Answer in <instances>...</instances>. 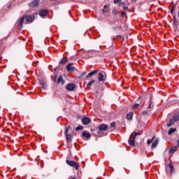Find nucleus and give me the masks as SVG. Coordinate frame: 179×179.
Wrapping results in <instances>:
<instances>
[{
  "label": "nucleus",
  "mask_w": 179,
  "mask_h": 179,
  "mask_svg": "<svg viewBox=\"0 0 179 179\" xmlns=\"http://www.w3.org/2000/svg\"><path fill=\"white\" fill-rule=\"evenodd\" d=\"M138 135H141V133L134 131L131 134L130 138L128 141V143L130 145V146H135V139H136V136H138Z\"/></svg>",
  "instance_id": "f257e3e1"
},
{
  "label": "nucleus",
  "mask_w": 179,
  "mask_h": 179,
  "mask_svg": "<svg viewBox=\"0 0 179 179\" xmlns=\"http://www.w3.org/2000/svg\"><path fill=\"white\" fill-rule=\"evenodd\" d=\"M66 163L69 165L71 166V167H75L76 170H78L79 169V164L75 162V161H69L66 160Z\"/></svg>",
  "instance_id": "f03ea898"
},
{
  "label": "nucleus",
  "mask_w": 179,
  "mask_h": 179,
  "mask_svg": "<svg viewBox=\"0 0 179 179\" xmlns=\"http://www.w3.org/2000/svg\"><path fill=\"white\" fill-rule=\"evenodd\" d=\"M106 73H99L98 74V80L99 82H106Z\"/></svg>",
  "instance_id": "7ed1b4c3"
},
{
  "label": "nucleus",
  "mask_w": 179,
  "mask_h": 179,
  "mask_svg": "<svg viewBox=\"0 0 179 179\" xmlns=\"http://www.w3.org/2000/svg\"><path fill=\"white\" fill-rule=\"evenodd\" d=\"M66 69L68 72H75V67H73V63H69L66 66Z\"/></svg>",
  "instance_id": "20e7f679"
},
{
  "label": "nucleus",
  "mask_w": 179,
  "mask_h": 179,
  "mask_svg": "<svg viewBox=\"0 0 179 179\" xmlns=\"http://www.w3.org/2000/svg\"><path fill=\"white\" fill-rule=\"evenodd\" d=\"M76 87V85L71 83V84L67 85L66 87V90H69V92H73Z\"/></svg>",
  "instance_id": "39448f33"
},
{
  "label": "nucleus",
  "mask_w": 179,
  "mask_h": 179,
  "mask_svg": "<svg viewBox=\"0 0 179 179\" xmlns=\"http://www.w3.org/2000/svg\"><path fill=\"white\" fill-rule=\"evenodd\" d=\"M99 131H97V134H100L101 131H107L108 129V126L107 124H101L99 126Z\"/></svg>",
  "instance_id": "423d86ee"
},
{
  "label": "nucleus",
  "mask_w": 179,
  "mask_h": 179,
  "mask_svg": "<svg viewBox=\"0 0 179 179\" xmlns=\"http://www.w3.org/2000/svg\"><path fill=\"white\" fill-rule=\"evenodd\" d=\"M25 16H23L20 21L18 22V29L19 30H22V29L23 28V23H24V19H25Z\"/></svg>",
  "instance_id": "0eeeda50"
},
{
  "label": "nucleus",
  "mask_w": 179,
  "mask_h": 179,
  "mask_svg": "<svg viewBox=\"0 0 179 179\" xmlns=\"http://www.w3.org/2000/svg\"><path fill=\"white\" fill-rule=\"evenodd\" d=\"M40 3V0H34L31 3H29L30 8H36V6H38Z\"/></svg>",
  "instance_id": "6e6552de"
},
{
  "label": "nucleus",
  "mask_w": 179,
  "mask_h": 179,
  "mask_svg": "<svg viewBox=\"0 0 179 179\" xmlns=\"http://www.w3.org/2000/svg\"><path fill=\"white\" fill-rule=\"evenodd\" d=\"M82 123L83 125H89V124H90V119L87 117H85L82 119Z\"/></svg>",
  "instance_id": "1a4fd4ad"
},
{
  "label": "nucleus",
  "mask_w": 179,
  "mask_h": 179,
  "mask_svg": "<svg viewBox=\"0 0 179 179\" xmlns=\"http://www.w3.org/2000/svg\"><path fill=\"white\" fill-rule=\"evenodd\" d=\"M39 15L41 17H44L48 15V10L47 9L42 10L39 12Z\"/></svg>",
  "instance_id": "9d476101"
},
{
  "label": "nucleus",
  "mask_w": 179,
  "mask_h": 179,
  "mask_svg": "<svg viewBox=\"0 0 179 179\" xmlns=\"http://www.w3.org/2000/svg\"><path fill=\"white\" fill-rule=\"evenodd\" d=\"M159 138H156L155 141L152 143L151 149H156L157 148V145H159Z\"/></svg>",
  "instance_id": "9b49d317"
},
{
  "label": "nucleus",
  "mask_w": 179,
  "mask_h": 179,
  "mask_svg": "<svg viewBox=\"0 0 179 179\" xmlns=\"http://www.w3.org/2000/svg\"><path fill=\"white\" fill-rule=\"evenodd\" d=\"M39 85L44 89V90L47 89V85H45V81H44V80H39Z\"/></svg>",
  "instance_id": "f8f14e48"
},
{
  "label": "nucleus",
  "mask_w": 179,
  "mask_h": 179,
  "mask_svg": "<svg viewBox=\"0 0 179 179\" xmlns=\"http://www.w3.org/2000/svg\"><path fill=\"white\" fill-rule=\"evenodd\" d=\"M64 83H65V81L62 78V76H59V78H57V84L64 85Z\"/></svg>",
  "instance_id": "ddd939ff"
},
{
  "label": "nucleus",
  "mask_w": 179,
  "mask_h": 179,
  "mask_svg": "<svg viewBox=\"0 0 179 179\" xmlns=\"http://www.w3.org/2000/svg\"><path fill=\"white\" fill-rule=\"evenodd\" d=\"M73 138V137L71 134H66V139L68 143L72 142Z\"/></svg>",
  "instance_id": "4468645a"
},
{
  "label": "nucleus",
  "mask_w": 179,
  "mask_h": 179,
  "mask_svg": "<svg viewBox=\"0 0 179 179\" xmlns=\"http://www.w3.org/2000/svg\"><path fill=\"white\" fill-rule=\"evenodd\" d=\"M97 72H99V70H95V71H93L90 73H89L86 78H92V76H93V75H96V73H97Z\"/></svg>",
  "instance_id": "2eb2a0df"
},
{
  "label": "nucleus",
  "mask_w": 179,
  "mask_h": 179,
  "mask_svg": "<svg viewBox=\"0 0 179 179\" xmlns=\"http://www.w3.org/2000/svg\"><path fill=\"white\" fill-rule=\"evenodd\" d=\"M24 17H25L27 23H30L31 22H33V17H31L30 15H27V16H24Z\"/></svg>",
  "instance_id": "dca6fc26"
},
{
  "label": "nucleus",
  "mask_w": 179,
  "mask_h": 179,
  "mask_svg": "<svg viewBox=\"0 0 179 179\" xmlns=\"http://www.w3.org/2000/svg\"><path fill=\"white\" fill-rule=\"evenodd\" d=\"M133 117H134V113H132V112L129 113L126 115V118H127V120H128V121L132 120Z\"/></svg>",
  "instance_id": "f3484780"
},
{
  "label": "nucleus",
  "mask_w": 179,
  "mask_h": 179,
  "mask_svg": "<svg viewBox=\"0 0 179 179\" xmlns=\"http://www.w3.org/2000/svg\"><path fill=\"white\" fill-rule=\"evenodd\" d=\"M94 82H96V80H91L87 84V89H90V87H92V85H93V83H94Z\"/></svg>",
  "instance_id": "a211bd4d"
},
{
  "label": "nucleus",
  "mask_w": 179,
  "mask_h": 179,
  "mask_svg": "<svg viewBox=\"0 0 179 179\" xmlns=\"http://www.w3.org/2000/svg\"><path fill=\"white\" fill-rule=\"evenodd\" d=\"M177 146H173L171 148V150H169V153H171V155H174L175 152H177Z\"/></svg>",
  "instance_id": "6ab92c4d"
},
{
  "label": "nucleus",
  "mask_w": 179,
  "mask_h": 179,
  "mask_svg": "<svg viewBox=\"0 0 179 179\" xmlns=\"http://www.w3.org/2000/svg\"><path fill=\"white\" fill-rule=\"evenodd\" d=\"M83 138H86L87 139V138H90V136H92V135L90 134V133H87L86 131H84L83 133Z\"/></svg>",
  "instance_id": "aec40b11"
},
{
  "label": "nucleus",
  "mask_w": 179,
  "mask_h": 179,
  "mask_svg": "<svg viewBox=\"0 0 179 179\" xmlns=\"http://www.w3.org/2000/svg\"><path fill=\"white\" fill-rule=\"evenodd\" d=\"M66 62H68V59L66 57H63L61 61L59 62L60 64H66Z\"/></svg>",
  "instance_id": "412c9836"
},
{
  "label": "nucleus",
  "mask_w": 179,
  "mask_h": 179,
  "mask_svg": "<svg viewBox=\"0 0 179 179\" xmlns=\"http://www.w3.org/2000/svg\"><path fill=\"white\" fill-rule=\"evenodd\" d=\"M174 122H176L174 121L173 119H170L169 123L167 124L168 128H170V127H171L172 125H174Z\"/></svg>",
  "instance_id": "4be33fe9"
},
{
  "label": "nucleus",
  "mask_w": 179,
  "mask_h": 179,
  "mask_svg": "<svg viewBox=\"0 0 179 179\" xmlns=\"http://www.w3.org/2000/svg\"><path fill=\"white\" fill-rule=\"evenodd\" d=\"M169 167L170 169L171 174H172V173H174V166H173V164L169 163Z\"/></svg>",
  "instance_id": "5701e85b"
},
{
  "label": "nucleus",
  "mask_w": 179,
  "mask_h": 179,
  "mask_svg": "<svg viewBox=\"0 0 179 179\" xmlns=\"http://www.w3.org/2000/svg\"><path fill=\"white\" fill-rule=\"evenodd\" d=\"M177 131V129L176 128H171L168 132V135H171V134H174Z\"/></svg>",
  "instance_id": "b1692460"
},
{
  "label": "nucleus",
  "mask_w": 179,
  "mask_h": 179,
  "mask_svg": "<svg viewBox=\"0 0 179 179\" xmlns=\"http://www.w3.org/2000/svg\"><path fill=\"white\" fill-rule=\"evenodd\" d=\"M139 107H141V104H139V103H136L132 106L133 110H138V108H139Z\"/></svg>",
  "instance_id": "393cba45"
},
{
  "label": "nucleus",
  "mask_w": 179,
  "mask_h": 179,
  "mask_svg": "<svg viewBox=\"0 0 179 179\" xmlns=\"http://www.w3.org/2000/svg\"><path fill=\"white\" fill-rule=\"evenodd\" d=\"M173 120L175 122H177V121H179V115H175L173 117Z\"/></svg>",
  "instance_id": "a878e982"
},
{
  "label": "nucleus",
  "mask_w": 179,
  "mask_h": 179,
  "mask_svg": "<svg viewBox=\"0 0 179 179\" xmlns=\"http://www.w3.org/2000/svg\"><path fill=\"white\" fill-rule=\"evenodd\" d=\"M154 140H155V136H153V137L152 138V139H148V140L147 141V145H150V144L152 143V142H153Z\"/></svg>",
  "instance_id": "bb28decb"
},
{
  "label": "nucleus",
  "mask_w": 179,
  "mask_h": 179,
  "mask_svg": "<svg viewBox=\"0 0 179 179\" xmlns=\"http://www.w3.org/2000/svg\"><path fill=\"white\" fill-rule=\"evenodd\" d=\"M69 129H71V127L68 126L65 128V135L68 134V132H69Z\"/></svg>",
  "instance_id": "cd10ccee"
},
{
  "label": "nucleus",
  "mask_w": 179,
  "mask_h": 179,
  "mask_svg": "<svg viewBox=\"0 0 179 179\" xmlns=\"http://www.w3.org/2000/svg\"><path fill=\"white\" fill-rule=\"evenodd\" d=\"M83 129V126H78L76 127V131H82Z\"/></svg>",
  "instance_id": "c85d7f7f"
},
{
  "label": "nucleus",
  "mask_w": 179,
  "mask_h": 179,
  "mask_svg": "<svg viewBox=\"0 0 179 179\" xmlns=\"http://www.w3.org/2000/svg\"><path fill=\"white\" fill-rule=\"evenodd\" d=\"M107 9H108V7H107V6H104V8H103V12H104V13L108 12V10Z\"/></svg>",
  "instance_id": "c756f323"
},
{
  "label": "nucleus",
  "mask_w": 179,
  "mask_h": 179,
  "mask_svg": "<svg viewBox=\"0 0 179 179\" xmlns=\"http://www.w3.org/2000/svg\"><path fill=\"white\" fill-rule=\"evenodd\" d=\"M174 10H176V6H173V7L171 10V13L173 14L174 13Z\"/></svg>",
  "instance_id": "7c9ffc66"
},
{
  "label": "nucleus",
  "mask_w": 179,
  "mask_h": 179,
  "mask_svg": "<svg viewBox=\"0 0 179 179\" xmlns=\"http://www.w3.org/2000/svg\"><path fill=\"white\" fill-rule=\"evenodd\" d=\"M151 106H152V96L150 97V104H149L148 108H150Z\"/></svg>",
  "instance_id": "2f4dec72"
},
{
  "label": "nucleus",
  "mask_w": 179,
  "mask_h": 179,
  "mask_svg": "<svg viewBox=\"0 0 179 179\" xmlns=\"http://www.w3.org/2000/svg\"><path fill=\"white\" fill-rule=\"evenodd\" d=\"M121 2V0H114V3L117 4L118 3L120 5V3Z\"/></svg>",
  "instance_id": "473e14b6"
},
{
  "label": "nucleus",
  "mask_w": 179,
  "mask_h": 179,
  "mask_svg": "<svg viewBox=\"0 0 179 179\" xmlns=\"http://www.w3.org/2000/svg\"><path fill=\"white\" fill-rule=\"evenodd\" d=\"M113 15H118V11L117 10H115L113 11Z\"/></svg>",
  "instance_id": "72a5a7b5"
},
{
  "label": "nucleus",
  "mask_w": 179,
  "mask_h": 179,
  "mask_svg": "<svg viewBox=\"0 0 179 179\" xmlns=\"http://www.w3.org/2000/svg\"><path fill=\"white\" fill-rule=\"evenodd\" d=\"M124 16H127V13L125 11L122 13V17H124Z\"/></svg>",
  "instance_id": "f704fd0d"
},
{
  "label": "nucleus",
  "mask_w": 179,
  "mask_h": 179,
  "mask_svg": "<svg viewBox=\"0 0 179 179\" xmlns=\"http://www.w3.org/2000/svg\"><path fill=\"white\" fill-rule=\"evenodd\" d=\"M111 128H114L115 127V122L110 123Z\"/></svg>",
  "instance_id": "c9c22d12"
},
{
  "label": "nucleus",
  "mask_w": 179,
  "mask_h": 179,
  "mask_svg": "<svg viewBox=\"0 0 179 179\" xmlns=\"http://www.w3.org/2000/svg\"><path fill=\"white\" fill-rule=\"evenodd\" d=\"M122 5H125V3L124 2H122L120 1V2L119 3V6H121Z\"/></svg>",
  "instance_id": "e433bc0d"
},
{
  "label": "nucleus",
  "mask_w": 179,
  "mask_h": 179,
  "mask_svg": "<svg viewBox=\"0 0 179 179\" xmlns=\"http://www.w3.org/2000/svg\"><path fill=\"white\" fill-rule=\"evenodd\" d=\"M124 10H128V6H123Z\"/></svg>",
  "instance_id": "4c0bfd02"
},
{
  "label": "nucleus",
  "mask_w": 179,
  "mask_h": 179,
  "mask_svg": "<svg viewBox=\"0 0 179 179\" xmlns=\"http://www.w3.org/2000/svg\"><path fill=\"white\" fill-rule=\"evenodd\" d=\"M143 115L148 114V110H144V111H143Z\"/></svg>",
  "instance_id": "58836bf2"
},
{
  "label": "nucleus",
  "mask_w": 179,
  "mask_h": 179,
  "mask_svg": "<svg viewBox=\"0 0 179 179\" xmlns=\"http://www.w3.org/2000/svg\"><path fill=\"white\" fill-rule=\"evenodd\" d=\"M86 71H84L82 74H81V76H85V75H86Z\"/></svg>",
  "instance_id": "ea45409f"
},
{
  "label": "nucleus",
  "mask_w": 179,
  "mask_h": 179,
  "mask_svg": "<svg viewBox=\"0 0 179 179\" xmlns=\"http://www.w3.org/2000/svg\"><path fill=\"white\" fill-rule=\"evenodd\" d=\"M177 146L179 148V140L177 141Z\"/></svg>",
  "instance_id": "a19ab883"
},
{
  "label": "nucleus",
  "mask_w": 179,
  "mask_h": 179,
  "mask_svg": "<svg viewBox=\"0 0 179 179\" xmlns=\"http://www.w3.org/2000/svg\"><path fill=\"white\" fill-rule=\"evenodd\" d=\"M10 6H11V5L10 4V5L8 6V8H10Z\"/></svg>",
  "instance_id": "79ce46f5"
},
{
  "label": "nucleus",
  "mask_w": 179,
  "mask_h": 179,
  "mask_svg": "<svg viewBox=\"0 0 179 179\" xmlns=\"http://www.w3.org/2000/svg\"><path fill=\"white\" fill-rule=\"evenodd\" d=\"M52 1H55V0H52Z\"/></svg>",
  "instance_id": "37998d69"
}]
</instances>
